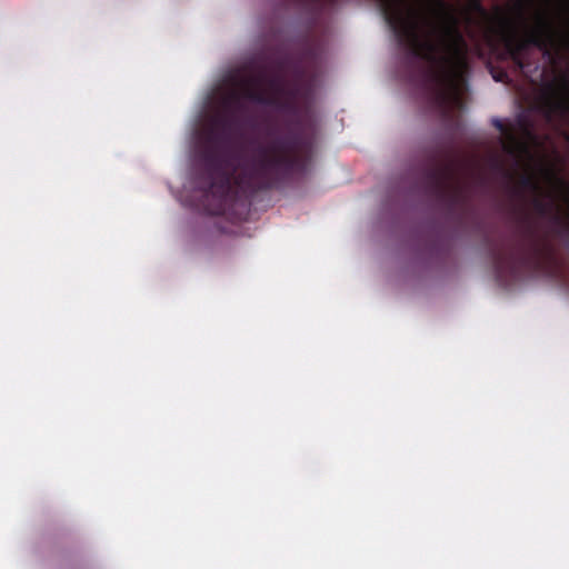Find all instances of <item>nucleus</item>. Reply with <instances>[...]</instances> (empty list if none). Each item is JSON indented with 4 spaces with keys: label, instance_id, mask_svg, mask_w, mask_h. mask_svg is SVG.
<instances>
[{
    "label": "nucleus",
    "instance_id": "1",
    "mask_svg": "<svg viewBox=\"0 0 569 569\" xmlns=\"http://www.w3.org/2000/svg\"><path fill=\"white\" fill-rule=\"evenodd\" d=\"M320 53L319 40L307 36L295 58L281 56L274 60V74L267 77L261 71L237 80V88L223 101L226 112L211 120L201 139L203 197L209 202L208 213L222 214L236 196L234 187L244 192L267 191L306 169L310 142L299 132L267 123L258 136L236 146L231 131L238 113L243 111L242 99L296 110L310 93L308 68L317 64Z\"/></svg>",
    "mask_w": 569,
    "mask_h": 569
},
{
    "label": "nucleus",
    "instance_id": "2",
    "mask_svg": "<svg viewBox=\"0 0 569 569\" xmlns=\"http://www.w3.org/2000/svg\"><path fill=\"white\" fill-rule=\"evenodd\" d=\"M385 21L405 48V62L430 66L428 99L441 120L459 124L467 88L468 43L455 11L443 0H379Z\"/></svg>",
    "mask_w": 569,
    "mask_h": 569
},
{
    "label": "nucleus",
    "instance_id": "3",
    "mask_svg": "<svg viewBox=\"0 0 569 569\" xmlns=\"http://www.w3.org/2000/svg\"><path fill=\"white\" fill-rule=\"evenodd\" d=\"M466 23L479 27L489 41L502 38L512 62L523 71L529 63L525 60V52L529 46L542 51L551 62L560 57L562 50H569V32L558 34L551 22L542 16L538 17L537 26L529 29L523 40H517L511 33L512 22L509 16L500 8L491 14L482 4V0H470L465 14Z\"/></svg>",
    "mask_w": 569,
    "mask_h": 569
},
{
    "label": "nucleus",
    "instance_id": "4",
    "mask_svg": "<svg viewBox=\"0 0 569 569\" xmlns=\"http://www.w3.org/2000/svg\"><path fill=\"white\" fill-rule=\"evenodd\" d=\"M493 266L498 280L503 283L522 276L558 278L561 272L555 243L530 221L519 227L511 244L493 252Z\"/></svg>",
    "mask_w": 569,
    "mask_h": 569
},
{
    "label": "nucleus",
    "instance_id": "5",
    "mask_svg": "<svg viewBox=\"0 0 569 569\" xmlns=\"http://www.w3.org/2000/svg\"><path fill=\"white\" fill-rule=\"evenodd\" d=\"M459 160L453 147H441L428 158L423 168L422 184L449 216H462L470 203V186L459 174Z\"/></svg>",
    "mask_w": 569,
    "mask_h": 569
},
{
    "label": "nucleus",
    "instance_id": "6",
    "mask_svg": "<svg viewBox=\"0 0 569 569\" xmlns=\"http://www.w3.org/2000/svg\"><path fill=\"white\" fill-rule=\"evenodd\" d=\"M493 126L505 136L506 141L502 143L503 150L508 154H515L519 144V140L512 129L508 128L501 120L493 119Z\"/></svg>",
    "mask_w": 569,
    "mask_h": 569
},
{
    "label": "nucleus",
    "instance_id": "7",
    "mask_svg": "<svg viewBox=\"0 0 569 569\" xmlns=\"http://www.w3.org/2000/svg\"><path fill=\"white\" fill-rule=\"evenodd\" d=\"M301 8L307 10L317 12L322 10L327 4L333 2L335 0H288Z\"/></svg>",
    "mask_w": 569,
    "mask_h": 569
},
{
    "label": "nucleus",
    "instance_id": "8",
    "mask_svg": "<svg viewBox=\"0 0 569 569\" xmlns=\"http://www.w3.org/2000/svg\"><path fill=\"white\" fill-rule=\"evenodd\" d=\"M548 113L569 111V102L562 97H550L547 100Z\"/></svg>",
    "mask_w": 569,
    "mask_h": 569
},
{
    "label": "nucleus",
    "instance_id": "9",
    "mask_svg": "<svg viewBox=\"0 0 569 569\" xmlns=\"http://www.w3.org/2000/svg\"><path fill=\"white\" fill-rule=\"evenodd\" d=\"M518 184L520 188L522 189H526V190H530V191H533V192H539L541 190L538 181L536 180V178L531 174H528V173H525V174H521L518 179Z\"/></svg>",
    "mask_w": 569,
    "mask_h": 569
},
{
    "label": "nucleus",
    "instance_id": "10",
    "mask_svg": "<svg viewBox=\"0 0 569 569\" xmlns=\"http://www.w3.org/2000/svg\"><path fill=\"white\" fill-rule=\"evenodd\" d=\"M533 209L539 216H548L553 211V202H546L540 198H535L532 201Z\"/></svg>",
    "mask_w": 569,
    "mask_h": 569
},
{
    "label": "nucleus",
    "instance_id": "11",
    "mask_svg": "<svg viewBox=\"0 0 569 569\" xmlns=\"http://www.w3.org/2000/svg\"><path fill=\"white\" fill-rule=\"evenodd\" d=\"M562 87H563L566 92L569 91V80L567 78H563Z\"/></svg>",
    "mask_w": 569,
    "mask_h": 569
},
{
    "label": "nucleus",
    "instance_id": "12",
    "mask_svg": "<svg viewBox=\"0 0 569 569\" xmlns=\"http://www.w3.org/2000/svg\"><path fill=\"white\" fill-rule=\"evenodd\" d=\"M523 9H525V4L523 2H519V6H518V12H519V16L522 17L523 16Z\"/></svg>",
    "mask_w": 569,
    "mask_h": 569
},
{
    "label": "nucleus",
    "instance_id": "13",
    "mask_svg": "<svg viewBox=\"0 0 569 569\" xmlns=\"http://www.w3.org/2000/svg\"><path fill=\"white\" fill-rule=\"evenodd\" d=\"M502 76L507 77V74H506V73H501L500 76H497V77L495 76L493 78H495L497 81H500Z\"/></svg>",
    "mask_w": 569,
    "mask_h": 569
},
{
    "label": "nucleus",
    "instance_id": "14",
    "mask_svg": "<svg viewBox=\"0 0 569 569\" xmlns=\"http://www.w3.org/2000/svg\"><path fill=\"white\" fill-rule=\"evenodd\" d=\"M476 36H477L476 31H473V30H472V31H470V37H471V38H476Z\"/></svg>",
    "mask_w": 569,
    "mask_h": 569
}]
</instances>
